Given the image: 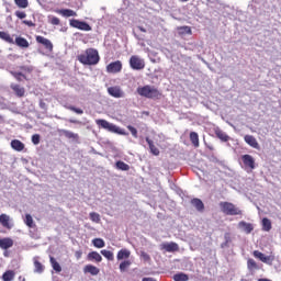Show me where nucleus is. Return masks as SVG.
<instances>
[{
  "label": "nucleus",
  "mask_w": 281,
  "mask_h": 281,
  "mask_svg": "<svg viewBox=\"0 0 281 281\" xmlns=\"http://www.w3.org/2000/svg\"><path fill=\"white\" fill-rule=\"evenodd\" d=\"M79 63L81 65H98L100 63V54L98 49L88 48L85 53L78 56Z\"/></svg>",
  "instance_id": "f257e3e1"
},
{
  "label": "nucleus",
  "mask_w": 281,
  "mask_h": 281,
  "mask_svg": "<svg viewBox=\"0 0 281 281\" xmlns=\"http://www.w3.org/2000/svg\"><path fill=\"white\" fill-rule=\"evenodd\" d=\"M97 126H100V128H104V131H109V133H115L116 135H128V133L121 128L120 126L109 123V121L104 119H99L95 121Z\"/></svg>",
  "instance_id": "f03ea898"
},
{
  "label": "nucleus",
  "mask_w": 281,
  "mask_h": 281,
  "mask_svg": "<svg viewBox=\"0 0 281 281\" xmlns=\"http://www.w3.org/2000/svg\"><path fill=\"white\" fill-rule=\"evenodd\" d=\"M138 95H142V98H147L149 100H155V98H159L161 95V92L155 86H144L137 88Z\"/></svg>",
  "instance_id": "7ed1b4c3"
},
{
  "label": "nucleus",
  "mask_w": 281,
  "mask_h": 281,
  "mask_svg": "<svg viewBox=\"0 0 281 281\" xmlns=\"http://www.w3.org/2000/svg\"><path fill=\"white\" fill-rule=\"evenodd\" d=\"M220 210L223 214H226V216H238L243 214V211L236 207L232 202H220Z\"/></svg>",
  "instance_id": "20e7f679"
},
{
  "label": "nucleus",
  "mask_w": 281,
  "mask_h": 281,
  "mask_svg": "<svg viewBox=\"0 0 281 281\" xmlns=\"http://www.w3.org/2000/svg\"><path fill=\"white\" fill-rule=\"evenodd\" d=\"M130 67H132L134 70L139 71L146 67V64L144 63V59H142L137 55H133L130 58Z\"/></svg>",
  "instance_id": "39448f33"
},
{
  "label": "nucleus",
  "mask_w": 281,
  "mask_h": 281,
  "mask_svg": "<svg viewBox=\"0 0 281 281\" xmlns=\"http://www.w3.org/2000/svg\"><path fill=\"white\" fill-rule=\"evenodd\" d=\"M70 26L76 27L77 30H81L82 32H91V25L80 20H76V19L70 20Z\"/></svg>",
  "instance_id": "423d86ee"
},
{
  "label": "nucleus",
  "mask_w": 281,
  "mask_h": 281,
  "mask_svg": "<svg viewBox=\"0 0 281 281\" xmlns=\"http://www.w3.org/2000/svg\"><path fill=\"white\" fill-rule=\"evenodd\" d=\"M254 256L256 258H258V260H260L261 262H263L265 265H273V256H266L265 254L260 252L259 250H255L254 251Z\"/></svg>",
  "instance_id": "0eeeda50"
},
{
  "label": "nucleus",
  "mask_w": 281,
  "mask_h": 281,
  "mask_svg": "<svg viewBox=\"0 0 281 281\" xmlns=\"http://www.w3.org/2000/svg\"><path fill=\"white\" fill-rule=\"evenodd\" d=\"M241 160L246 168H250V170L256 169V159H254V156L249 154L243 155Z\"/></svg>",
  "instance_id": "6e6552de"
},
{
  "label": "nucleus",
  "mask_w": 281,
  "mask_h": 281,
  "mask_svg": "<svg viewBox=\"0 0 281 281\" xmlns=\"http://www.w3.org/2000/svg\"><path fill=\"white\" fill-rule=\"evenodd\" d=\"M106 71L108 74H120V71H122V61L116 60V61L110 63L106 66Z\"/></svg>",
  "instance_id": "1a4fd4ad"
},
{
  "label": "nucleus",
  "mask_w": 281,
  "mask_h": 281,
  "mask_svg": "<svg viewBox=\"0 0 281 281\" xmlns=\"http://www.w3.org/2000/svg\"><path fill=\"white\" fill-rule=\"evenodd\" d=\"M108 93L112 98H124V90H122V88H120V86H114V87L108 88Z\"/></svg>",
  "instance_id": "9d476101"
},
{
  "label": "nucleus",
  "mask_w": 281,
  "mask_h": 281,
  "mask_svg": "<svg viewBox=\"0 0 281 281\" xmlns=\"http://www.w3.org/2000/svg\"><path fill=\"white\" fill-rule=\"evenodd\" d=\"M36 42L40 43L41 45H44V47L46 49H48V52H52L54 49V44H52V41H49L41 35L36 36Z\"/></svg>",
  "instance_id": "9b49d317"
},
{
  "label": "nucleus",
  "mask_w": 281,
  "mask_h": 281,
  "mask_svg": "<svg viewBox=\"0 0 281 281\" xmlns=\"http://www.w3.org/2000/svg\"><path fill=\"white\" fill-rule=\"evenodd\" d=\"M161 249H165L169 254H172L175 251H179V245L177 243H165L161 244Z\"/></svg>",
  "instance_id": "f8f14e48"
},
{
  "label": "nucleus",
  "mask_w": 281,
  "mask_h": 281,
  "mask_svg": "<svg viewBox=\"0 0 281 281\" xmlns=\"http://www.w3.org/2000/svg\"><path fill=\"white\" fill-rule=\"evenodd\" d=\"M244 139L246 144H248V146H251V148H256L257 150L260 148V145L258 144V140L256 139V137L251 135H246Z\"/></svg>",
  "instance_id": "ddd939ff"
},
{
  "label": "nucleus",
  "mask_w": 281,
  "mask_h": 281,
  "mask_svg": "<svg viewBox=\"0 0 281 281\" xmlns=\"http://www.w3.org/2000/svg\"><path fill=\"white\" fill-rule=\"evenodd\" d=\"M11 148H13V150H16L18 153H21L25 149V144H23V142L19 139H13L11 140Z\"/></svg>",
  "instance_id": "4468645a"
},
{
  "label": "nucleus",
  "mask_w": 281,
  "mask_h": 281,
  "mask_svg": "<svg viewBox=\"0 0 281 281\" xmlns=\"http://www.w3.org/2000/svg\"><path fill=\"white\" fill-rule=\"evenodd\" d=\"M238 228L246 234H251L254 232V225L243 221L238 223Z\"/></svg>",
  "instance_id": "2eb2a0df"
},
{
  "label": "nucleus",
  "mask_w": 281,
  "mask_h": 281,
  "mask_svg": "<svg viewBox=\"0 0 281 281\" xmlns=\"http://www.w3.org/2000/svg\"><path fill=\"white\" fill-rule=\"evenodd\" d=\"M60 135H64V137H67V139H79L78 134L69 131V130H59Z\"/></svg>",
  "instance_id": "dca6fc26"
},
{
  "label": "nucleus",
  "mask_w": 281,
  "mask_h": 281,
  "mask_svg": "<svg viewBox=\"0 0 281 281\" xmlns=\"http://www.w3.org/2000/svg\"><path fill=\"white\" fill-rule=\"evenodd\" d=\"M34 262V273H43L45 271V266L38 261V257H34L33 259Z\"/></svg>",
  "instance_id": "f3484780"
},
{
  "label": "nucleus",
  "mask_w": 281,
  "mask_h": 281,
  "mask_svg": "<svg viewBox=\"0 0 281 281\" xmlns=\"http://www.w3.org/2000/svg\"><path fill=\"white\" fill-rule=\"evenodd\" d=\"M83 272L90 273V276H98V273H100V269L93 265H87L83 268Z\"/></svg>",
  "instance_id": "a211bd4d"
},
{
  "label": "nucleus",
  "mask_w": 281,
  "mask_h": 281,
  "mask_svg": "<svg viewBox=\"0 0 281 281\" xmlns=\"http://www.w3.org/2000/svg\"><path fill=\"white\" fill-rule=\"evenodd\" d=\"M146 142L149 146V150L153 155H155L156 157L159 156V148H157L155 146V142H153V139H150V137H146Z\"/></svg>",
  "instance_id": "6ab92c4d"
},
{
  "label": "nucleus",
  "mask_w": 281,
  "mask_h": 281,
  "mask_svg": "<svg viewBox=\"0 0 281 281\" xmlns=\"http://www.w3.org/2000/svg\"><path fill=\"white\" fill-rule=\"evenodd\" d=\"M191 204L193 205V207H195V210H198V212H203V210H205V205L203 204V201H201V199H193L191 200Z\"/></svg>",
  "instance_id": "aec40b11"
},
{
  "label": "nucleus",
  "mask_w": 281,
  "mask_h": 281,
  "mask_svg": "<svg viewBox=\"0 0 281 281\" xmlns=\"http://www.w3.org/2000/svg\"><path fill=\"white\" fill-rule=\"evenodd\" d=\"M0 223L2 227H7V229H12V225H10V217L8 214L0 215Z\"/></svg>",
  "instance_id": "412c9836"
},
{
  "label": "nucleus",
  "mask_w": 281,
  "mask_h": 281,
  "mask_svg": "<svg viewBox=\"0 0 281 281\" xmlns=\"http://www.w3.org/2000/svg\"><path fill=\"white\" fill-rule=\"evenodd\" d=\"M14 245V241L11 238H2L0 239V248L1 249H10Z\"/></svg>",
  "instance_id": "4be33fe9"
},
{
  "label": "nucleus",
  "mask_w": 281,
  "mask_h": 281,
  "mask_svg": "<svg viewBox=\"0 0 281 281\" xmlns=\"http://www.w3.org/2000/svg\"><path fill=\"white\" fill-rule=\"evenodd\" d=\"M229 245H232V234L225 233L224 234V243L221 244L222 249L229 248Z\"/></svg>",
  "instance_id": "5701e85b"
},
{
  "label": "nucleus",
  "mask_w": 281,
  "mask_h": 281,
  "mask_svg": "<svg viewBox=\"0 0 281 281\" xmlns=\"http://www.w3.org/2000/svg\"><path fill=\"white\" fill-rule=\"evenodd\" d=\"M15 45H18V47L27 48V47H30V42H27V40H25V37H16Z\"/></svg>",
  "instance_id": "b1692460"
},
{
  "label": "nucleus",
  "mask_w": 281,
  "mask_h": 281,
  "mask_svg": "<svg viewBox=\"0 0 281 281\" xmlns=\"http://www.w3.org/2000/svg\"><path fill=\"white\" fill-rule=\"evenodd\" d=\"M116 258H117V260H124L125 258H131V250H128V249H121L117 252Z\"/></svg>",
  "instance_id": "393cba45"
},
{
  "label": "nucleus",
  "mask_w": 281,
  "mask_h": 281,
  "mask_svg": "<svg viewBox=\"0 0 281 281\" xmlns=\"http://www.w3.org/2000/svg\"><path fill=\"white\" fill-rule=\"evenodd\" d=\"M88 260H95V262H102V256L98 251L88 254Z\"/></svg>",
  "instance_id": "a878e982"
},
{
  "label": "nucleus",
  "mask_w": 281,
  "mask_h": 281,
  "mask_svg": "<svg viewBox=\"0 0 281 281\" xmlns=\"http://www.w3.org/2000/svg\"><path fill=\"white\" fill-rule=\"evenodd\" d=\"M59 14H61V16H66V18H69V16H78V14L76 13V11L70 10V9H61V10L59 11Z\"/></svg>",
  "instance_id": "bb28decb"
},
{
  "label": "nucleus",
  "mask_w": 281,
  "mask_h": 281,
  "mask_svg": "<svg viewBox=\"0 0 281 281\" xmlns=\"http://www.w3.org/2000/svg\"><path fill=\"white\" fill-rule=\"evenodd\" d=\"M115 166H116L117 170H123V171L131 170V166H128V164H126L122 160L116 161Z\"/></svg>",
  "instance_id": "cd10ccee"
},
{
  "label": "nucleus",
  "mask_w": 281,
  "mask_h": 281,
  "mask_svg": "<svg viewBox=\"0 0 281 281\" xmlns=\"http://www.w3.org/2000/svg\"><path fill=\"white\" fill-rule=\"evenodd\" d=\"M50 265H52L54 271H56V273H60V271H63L60 263H58V261H56V259L54 257H50Z\"/></svg>",
  "instance_id": "c85d7f7f"
},
{
  "label": "nucleus",
  "mask_w": 281,
  "mask_h": 281,
  "mask_svg": "<svg viewBox=\"0 0 281 281\" xmlns=\"http://www.w3.org/2000/svg\"><path fill=\"white\" fill-rule=\"evenodd\" d=\"M190 140L192 142L193 146H195V148H199V134L196 132L190 133Z\"/></svg>",
  "instance_id": "c756f323"
},
{
  "label": "nucleus",
  "mask_w": 281,
  "mask_h": 281,
  "mask_svg": "<svg viewBox=\"0 0 281 281\" xmlns=\"http://www.w3.org/2000/svg\"><path fill=\"white\" fill-rule=\"evenodd\" d=\"M173 280L175 281H188V280H190V277H188V274H186L183 272H179L173 276Z\"/></svg>",
  "instance_id": "7c9ffc66"
},
{
  "label": "nucleus",
  "mask_w": 281,
  "mask_h": 281,
  "mask_svg": "<svg viewBox=\"0 0 281 281\" xmlns=\"http://www.w3.org/2000/svg\"><path fill=\"white\" fill-rule=\"evenodd\" d=\"M11 87L20 98H22V95H25V89L21 88V86L12 85Z\"/></svg>",
  "instance_id": "2f4dec72"
},
{
  "label": "nucleus",
  "mask_w": 281,
  "mask_h": 281,
  "mask_svg": "<svg viewBox=\"0 0 281 281\" xmlns=\"http://www.w3.org/2000/svg\"><path fill=\"white\" fill-rule=\"evenodd\" d=\"M262 227H263V232H271V220L263 217Z\"/></svg>",
  "instance_id": "473e14b6"
},
{
  "label": "nucleus",
  "mask_w": 281,
  "mask_h": 281,
  "mask_svg": "<svg viewBox=\"0 0 281 281\" xmlns=\"http://www.w3.org/2000/svg\"><path fill=\"white\" fill-rule=\"evenodd\" d=\"M2 280L3 281H12V280H14V271H12V270L5 271L2 274Z\"/></svg>",
  "instance_id": "72a5a7b5"
},
{
  "label": "nucleus",
  "mask_w": 281,
  "mask_h": 281,
  "mask_svg": "<svg viewBox=\"0 0 281 281\" xmlns=\"http://www.w3.org/2000/svg\"><path fill=\"white\" fill-rule=\"evenodd\" d=\"M0 38L2 41H5V43H11V44L14 43V40L8 33H5L3 31H0Z\"/></svg>",
  "instance_id": "f704fd0d"
},
{
  "label": "nucleus",
  "mask_w": 281,
  "mask_h": 281,
  "mask_svg": "<svg viewBox=\"0 0 281 281\" xmlns=\"http://www.w3.org/2000/svg\"><path fill=\"white\" fill-rule=\"evenodd\" d=\"M24 223L27 227H35V224H34V218L32 217L31 214H26L25 215V218H24Z\"/></svg>",
  "instance_id": "c9c22d12"
},
{
  "label": "nucleus",
  "mask_w": 281,
  "mask_h": 281,
  "mask_svg": "<svg viewBox=\"0 0 281 281\" xmlns=\"http://www.w3.org/2000/svg\"><path fill=\"white\" fill-rule=\"evenodd\" d=\"M92 244L94 245V247H97V249H102V247H104L106 245L104 243V239H102V238H94L92 240Z\"/></svg>",
  "instance_id": "e433bc0d"
},
{
  "label": "nucleus",
  "mask_w": 281,
  "mask_h": 281,
  "mask_svg": "<svg viewBox=\"0 0 281 281\" xmlns=\"http://www.w3.org/2000/svg\"><path fill=\"white\" fill-rule=\"evenodd\" d=\"M65 109H68V111H74V113H77V115H82V113H85L82 109L76 108L74 105H65Z\"/></svg>",
  "instance_id": "4c0bfd02"
},
{
  "label": "nucleus",
  "mask_w": 281,
  "mask_h": 281,
  "mask_svg": "<svg viewBox=\"0 0 281 281\" xmlns=\"http://www.w3.org/2000/svg\"><path fill=\"white\" fill-rule=\"evenodd\" d=\"M216 136L218 137V139H221L222 142H229V137L225 134V132L223 131H217L216 132Z\"/></svg>",
  "instance_id": "58836bf2"
},
{
  "label": "nucleus",
  "mask_w": 281,
  "mask_h": 281,
  "mask_svg": "<svg viewBox=\"0 0 281 281\" xmlns=\"http://www.w3.org/2000/svg\"><path fill=\"white\" fill-rule=\"evenodd\" d=\"M15 5H18V8H27V5H30V2H27V0H14Z\"/></svg>",
  "instance_id": "ea45409f"
},
{
  "label": "nucleus",
  "mask_w": 281,
  "mask_h": 281,
  "mask_svg": "<svg viewBox=\"0 0 281 281\" xmlns=\"http://www.w3.org/2000/svg\"><path fill=\"white\" fill-rule=\"evenodd\" d=\"M10 74H11V76H14V78L19 82H21V80L25 79V75H23L22 72L11 71Z\"/></svg>",
  "instance_id": "a19ab883"
},
{
  "label": "nucleus",
  "mask_w": 281,
  "mask_h": 281,
  "mask_svg": "<svg viewBox=\"0 0 281 281\" xmlns=\"http://www.w3.org/2000/svg\"><path fill=\"white\" fill-rule=\"evenodd\" d=\"M101 254L104 256V258H106L108 260H113V251L111 250H101Z\"/></svg>",
  "instance_id": "79ce46f5"
},
{
  "label": "nucleus",
  "mask_w": 281,
  "mask_h": 281,
  "mask_svg": "<svg viewBox=\"0 0 281 281\" xmlns=\"http://www.w3.org/2000/svg\"><path fill=\"white\" fill-rule=\"evenodd\" d=\"M130 267H131V261H122L120 263V271L122 273H124V271H126V269L130 268Z\"/></svg>",
  "instance_id": "37998d69"
},
{
  "label": "nucleus",
  "mask_w": 281,
  "mask_h": 281,
  "mask_svg": "<svg viewBox=\"0 0 281 281\" xmlns=\"http://www.w3.org/2000/svg\"><path fill=\"white\" fill-rule=\"evenodd\" d=\"M90 220L92 221V223H100V214L95 212H91Z\"/></svg>",
  "instance_id": "c03bdc74"
},
{
  "label": "nucleus",
  "mask_w": 281,
  "mask_h": 281,
  "mask_svg": "<svg viewBox=\"0 0 281 281\" xmlns=\"http://www.w3.org/2000/svg\"><path fill=\"white\" fill-rule=\"evenodd\" d=\"M32 143L34 144V146H38V144H41V135L34 134L32 136Z\"/></svg>",
  "instance_id": "a18cd8bd"
},
{
  "label": "nucleus",
  "mask_w": 281,
  "mask_h": 281,
  "mask_svg": "<svg viewBox=\"0 0 281 281\" xmlns=\"http://www.w3.org/2000/svg\"><path fill=\"white\" fill-rule=\"evenodd\" d=\"M247 265L248 269H258V263H256V260L254 259H248Z\"/></svg>",
  "instance_id": "49530a36"
},
{
  "label": "nucleus",
  "mask_w": 281,
  "mask_h": 281,
  "mask_svg": "<svg viewBox=\"0 0 281 281\" xmlns=\"http://www.w3.org/2000/svg\"><path fill=\"white\" fill-rule=\"evenodd\" d=\"M180 34H192V29L190 26H181Z\"/></svg>",
  "instance_id": "de8ad7c7"
},
{
  "label": "nucleus",
  "mask_w": 281,
  "mask_h": 281,
  "mask_svg": "<svg viewBox=\"0 0 281 281\" xmlns=\"http://www.w3.org/2000/svg\"><path fill=\"white\" fill-rule=\"evenodd\" d=\"M49 23L52 25H60V19L56 18V16H50L49 18Z\"/></svg>",
  "instance_id": "09e8293b"
},
{
  "label": "nucleus",
  "mask_w": 281,
  "mask_h": 281,
  "mask_svg": "<svg viewBox=\"0 0 281 281\" xmlns=\"http://www.w3.org/2000/svg\"><path fill=\"white\" fill-rule=\"evenodd\" d=\"M127 128L132 133L133 137L137 139V128H135L133 125H127Z\"/></svg>",
  "instance_id": "8fccbe9b"
},
{
  "label": "nucleus",
  "mask_w": 281,
  "mask_h": 281,
  "mask_svg": "<svg viewBox=\"0 0 281 281\" xmlns=\"http://www.w3.org/2000/svg\"><path fill=\"white\" fill-rule=\"evenodd\" d=\"M140 257L143 258V260H144L145 262L150 261V255H148L147 252L142 251V252H140Z\"/></svg>",
  "instance_id": "3c124183"
},
{
  "label": "nucleus",
  "mask_w": 281,
  "mask_h": 281,
  "mask_svg": "<svg viewBox=\"0 0 281 281\" xmlns=\"http://www.w3.org/2000/svg\"><path fill=\"white\" fill-rule=\"evenodd\" d=\"M15 16H18V19H25L27 14L23 11H15Z\"/></svg>",
  "instance_id": "603ef678"
},
{
  "label": "nucleus",
  "mask_w": 281,
  "mask_h": 281,
  "mask_svg": "<svg viewBox=\"0 0 281 281\" xmlns=\"http://www.w3.org/2000/svg\"><path fill=\"white\" fill-rule=\"evenodd\" d=\"M23 23H24V25H27L29 27H34V25H35L34 22L27 21V20H24Z\"/></svg>",
  "instance_id": "864d4df0"
},
{
  "label": "nucleus",
  "mask_w": 281,
  "mask_h": 281,
  "mask_svg": "<svg viewBox=\"0 0 281 281\" xmlns=\"http://www.w3.org/2000/svg\"><path fill=\"white\" fill-rule=\"evenodd\" d=\"M68 122H70V124H80V121L74 119L68 120Z\"/></svg>",
  "instance_id": "5fc2aeb1"
},
{
  "label": "nucleus",
  "mask_w": 281,
  "mask_h": 281,
  "mask_svg": "<svg viewBox=\"0 0 281 281\" xmlns=\"http://www.w3.org/2000/svg\"><path fill=\"white\" fill-rule=\"evenodd\" d=\"M134 36H136L138 38V41H144V35H137V34H135V31H134Z\"/></svg>",
  "instance_id": "6e6d98bb"
},
{
  "label": "nucleus",
  "mask_w": 281,
  "mask_h": 281,
  "mask_svg": "<svg viewBox=\"0 0 281 281\" xmlns=\"http://www.w3.org/2000/svg\"><path fill=\"white\" fill-rule=\"evenodd\" d=\"M143 281H156L154 278H143Z\"/></svg>",
  "instance_id": "4d7b16f0"
},
{
  "label": "nucleus",
  "mask_w": 281,
  "mask_h": 281,
  "mask_svg": "<svg viewBox=\"0 0 281 281\" xmlns=\"http://www.w3.org/2000/svg\"><path fill=\"white\" fill-rule=\"evenodd\" d=\"M137 30H139V32L146 33V29H144L143 26H138Z\"/></svg>",
  "instance_id": "13d9d810"
},
{
  "label": "nucleus",
  "mask_w": 281,
  "mask_h": 281,
  "mask_svg": "<svg viewBox=\"0 0 281 281\" xmlns=\"http://www.w3.org/2000/svg\"><path fill=\"white\" fill-rule=\"evenodd\" d=\"M216 1H217V0H207V3L214 4V3H216Z\"/></svg>",
  "instance_id": "bf43d9fd"
},
{
  "label": "nucleus",
  "mask_w": 281,
  "mask_h": 281,
  "mask_svg": "<svg viewBox=\"0 0 281 281\" xmlns=\"http://www.w3.org/2000/svg\"><path fill=\"white\" fill-rule=\"evenodd\" d=\"M41 109H45V102L40 103Z\"/></svg>",
  "instance_id": "052dcab7"
},
{
  "label": "nucleus",
  "mask_w": 281,
  "mask_h": 281,
  "mask_svg": "<svg viewBox=\"0 0 281 281\" xmlns=\"http://www.w3.org/2000/svg\"><path fill=\"white\" fill-rule=\"evenodd\" d=\"M22 281H25V278H23Z\"/></svg>",
  "instance_id": "680f3d73"
}]
</instances>
